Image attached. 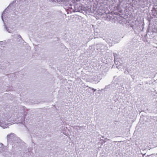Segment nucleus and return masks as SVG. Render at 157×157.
<instances>
[{"instance_id": "14", "label": "nucleus", "mask_w": 157, "mask_h": 157, "mask_svg": "<svg viewBox=\"0 0 157 157\" xmlns=\"http://www.w3.org/2000/svg\"><path fill=\"white\" fill-rule=\"evenodd\" d=\"M131 77L133 78V79L134 78V76H133V75H131Z\"/></svg>"}, {"instance_id": "10", "label": "nucleus", "mask_w": 157, "mask_h": 157, "mask_svg": "<svg viewBox=\"0 0 157 157\" xmlns=\"http://www.w3.org/2000/svg\"><path fill=\"white\" fill-rule=\"evenodd\" d=\"M88 87H89V89H91L92 90H94L93 92L95 91L96 90V89H95L94 88H91V87H88Z\"/></svg>"}, {"instance_id": "3", "label": "nucleus", "mask_w": 157, "mask_h": 157, "mask_svg": "<svg viewBox=\"0 0 157 157\" xmlns=\"http://www.w3.org/2000/svg\"><path fill=\"white\" fill-rule=\"evenodd\" d=\"M7 138L8 142L11 144L12 147L13 148H15V145L16 147L18 146L19 144L18 138L14 133H11L8 135Z\"/></svg>"}, {"instance_id": "15", "label": "nucleus", "mask_w": 157, "mask_h": 157, "mask_svg": "<svg viewBox=\"0 0 157 157\" xmlns=\"http://www.w3.org/2000/svg\"><path fill=\"white\" fill-rule=\"evenodd\" d=\"M18 37H19V38H20L21 39H22V38H21V36L20 35H18Z\"/></svg>"}, {"instance_id": "20", "label": "nucleus", "mask_w": 157, "mask_h": 157, "mask_svg": "<svg viewBox=\"0 0 157 157\" xmlns=\"http://www.w3.org/2000/svg\"><path fill=\"white\" fill-rule=\"evenodd\" d=\"M148 155H147V156H148Z\"/></svg>"}, {"instance_id": "12", "label": "nucleus", "mask_w": 157, "mask_h": 157, "mask_svg": "<svg viewBox=\"0 0 157 157\" xmlns=\"http://www.w3.org/2000/svg\"><path fill=\"white\" fill-rule=\"evenodd\" d=\"M2 63L1 62H0V69H2V67H2L1 65H2Z\"/></svg>"}, {"instance_id": "4", "label": "nucleus", "mask_w": 157, "mask_h": 157, "mask_svg": "<svg viewBox=\"0 0 157 157\" xmlns=\"http://www.w3.org/2000/svg\"><path fill=\"white\" fill-rule=\"evenodd\" d=\"M82 10V7L80 4H76L73 6L70 4L68 9L67 10V13H71L73 12H79Z\"/></svg>"}, {"instance_id": "2", "label": "nucleus", "mask_w": 157, "mask_h": 157, "mask_svg": "<svg viewBox=\"0 0 157 157\" xmlns=\"http://www.w3.org/2000/svg\"><path fill=\"white\" fill-rule=\"evenodd\" d=\"M16 2V1L15 0L13 1L12 3H11L7 7L1 16L2 19L4 24V28L6 30L10 33H12L13 31V30L14 29V27H10V26H9L8 27H7L5 24V22L6 21H5L4 17L5 19V20H6V18L7 17L8 13V12H7L8 11V9L10 8Z\"/></svg>"}, {"instance_id": "1", "label": "nucleus", "mask_w": 157, "mask_h": 157, "mask_svg": "<svg viewBox=\"0 0 157 157\" xmlns=\"http://www.w3.org/2000/svg\"><path fill=\"white\" fill-rule=\"evenodd\" d=\"M4 108L0 106V126L3 128H7L10 123V116L4 112Z\"/></svg>"}, {"instance_id": "18", "label": "nucleus", "mask_w": 157, "mask_h": 157, "mask_svg": "<svg viewBox=\"0 0 157 157\" xmlns=\"http://www.w3.org/2000/svg\"><path fill=\"white\" fill-rule=\"evenodd\" d=\"M94 79H95L94 78V81H96V80H95Z\"/></svg>"}, {"instance_id": "17", "label": "nucleus", "mask_w": 157, "mask_h": 157, "mask_svg": "<svg viewBox=\"0 0 157 157\" xmlns=\"http://www.w3.org/2000/svg\"><path fill=\"white\" fill-rule=\"evenodd\" d=\"M145 155V154H144L143 155V157H144V156Z\"/></svg>"}, {"instance_id": "7", "label": "nucleus", "mask_w": 157, "mask_h": 157, "mask_svg": "<svg viewBox=\"0 0 157 157\" xmlns=\"http://www.w3.org/2000/svg\"><path fill=\"white\" fill-rule=\"evenodd\" d=\"M148 0H139V2L137 4V2L136 1H132V3L133 4L135 5H136L137 4V6L139 7H141L142 8H144L146 6H147V5L148 2L147 1ZM150 2L151 3H154V2H152V0H150Z\"/></svg>"}, {"instance_id": "19", "label": "nucleus", "mask_w": 157, "mask_h": 157, "mask_svg": "<svg viewBox=\"0 0 157 157\" xmlns=\"http://www.w3.org/2000/svg\"><path fill=\"white\" fill-rule=\"evenodd\" d=\"M148 155H147V156H148Z\"/></svg>"}, {"instance_id": "16", "label": "nucleus", "mask_w": 157, "mask_h": 157, "mask_svg": "<svg viewBox=\"0 0 157 157\" xmlns=\"http://www.w3.org/2000/svg\"><path fill=\"white\" fill-rule=\"evenodd\" d=\"M25 0H19V1H25Z\"/></svg>"}, {"instance_id": "21", "label": "nucleus", "mask_w": 157, "mask_h": 157, "mask_svg": "<svg viewBox=\"0 0 157 157\" xmlns=\"http://www.w3.org/2000/svg\"><path fill=\"white\" fill-rule=\"evenodd\" d=\"M102 138H103V137H104L102 136Z\"/></svg>"}, {"instance_id": "8", "label": "nucleus", "mask_w": 157, "mask_h": 157, "mask_svg": "<svg viewBox=\"0 0 157 157\" xmlns=\"http://www.w3.org/2000/svg\"><path fill=\"white\" fill-rule=\"evenodd\" d=\"M152 3L155 6L151 10L152 12V14L153 16L157 18V4H157V2H156L155 4L153 3Z\"/></svg>"}, {"instance_id": "9", "label": "nucleus", "mask_w": 157, "mask_h": 157, "mask_svg": "<svg viewBox=\"0 0 157 157\" xmlns=\"http://www.w3.org/2000/svg\"><path fill=\"white\" fill-rule=\"evenodd\" d=\"M97 45V47H99V48H100L101 50H103L105 47V46L101 44H98Z\"/></svg>"}, {"instance_id": "6", "label": "nucleus", "mask_w": 157, "mask_h": 157, "mask_svg": "<svg viewBox=\"0 0 157 157\" xmlns=\"http://www.w3.org/2000/svg\"><path fill=\"white\" fill-rule=\"evenodd\" d=\"M24 110L22 112L18 113V114L16 118H15L13 121L15 123H22L23 124H25V117L23 114Z\"/></svg>"}, {"instance_id": "13", "label": "nucleus", "mask_w": 157, "mask_h": 157, "mask_svg": "<svg viewBox=\"0 0 157 157\" xmlns=\"http://www.w3.org/2000/svg\"><path fill=\"white\" fill-rule=\"evenodd\" d=\"M152 2H154V3H155L157 2V0H152Z\"/></svg>"}, {"instance_id": "11", "label": "nucleus", "mask_w": 157, "mask_h": 157, "mask_svg": "<svg viewBox=\"0 0 157 157\" xmlns=\"http://www.w3.org/2000/svg\"><path fill=\"white\" fill-rule=\"evenodd\" d=\"M124 73L125 74H128L129 73V72H128V71H127V70H125L124 71Z\"/></svg>"}, {"instance_id": "5", "label": "nucleus", "mask_w": 157, "mask_h": 157, "mask_svg": "<svg viewBox=\"0 0 157 157\" xmlns=\"http://www.w3.org/2000/svg\"><path fill=\"white\" fill-rule=\"evenodd\" d=\"M0 153L6 157H10L12 155V154L8 151L7 147L4 146L1 143H0Z\"/></svg>"}]
</instances>
